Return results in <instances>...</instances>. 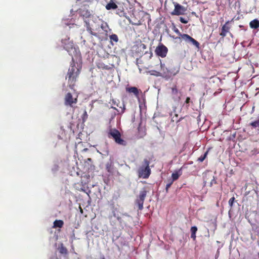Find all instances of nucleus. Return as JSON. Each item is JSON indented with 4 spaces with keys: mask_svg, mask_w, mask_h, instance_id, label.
I'll use <instances>...</instances> for the list:
<instances>
[{
    "mask_svg": "<svg viewBox=\"0 0 259 259\" xmlns=\"http://www.w3.org/2000/svg\"><path fill=\"white\" fill-rule=\"evenodd\" d=\"M251 28L257 29L259 28V21L257 19H254L251 21L249 23Z\"/></svg>",
    "mask_w": 259,
    "mask_h": 259,
    "instance_id": "nucleus-15",
    "label": "nucleus"
},
{
    "mask_svg": "<svg viewBox=\"0 0 259 259\" xmlns=\"http://www.w3.org/2000/svg\"><path fill=\"white\" fill-rule=\"evenodd\" d=\"M113 103H114V104H115V101H113Z\"/></svg>",
    "mask_w": 259,
    "mask_h": 259,
    "instance_id": "nucleus-38",
    "label": "nucleus"
},
{
    "mask_svg": "<svg viewBox=\"0 0 259 259\" xmlns=\"http://www.w3.org/2000/svg\"><path fill=\"white\" fill-rule=\"evenodd\" d=\"M160 67L161 71H162V76L165 77L169 78L171 75H174L175 74H172L165 67L164 64H162L160 62Z\"/></svg>",
    "mask_w": 259,
    "mask_h": 259,
    "instance_id": "nucleus-11",
    "label": "nucleus"
},
{
    "mask_svg": "<svg viewBox=\"0 0 259 259\" xmlns=\"http://www.w3.org/2000/svg\"><path fill=\"white\" fill-rule=\"evenodd\" d=\"M145 166H141L138 171L139 176L143 179H147L149 177L151 173V170L149 166V162L145 160Z\"/></svg>",
    "mask_w": 259,
    "mask_h": 259,
    "instance_id": "nucleus-5",
    "label": "nucleus"
},
{
    "mask_svg": "<svg viewBox=\"0 0 259 259\" xmlns=\"http://www.w3.org/2000/svg\"><path fill=\"white\" fill-rule=\"evenodd\" d=\"M109 137L112 138L115 142L121 145H125L126 142L121 138V135L119 132L116 129H111L109 132Z\"/></svg>",
    "mask_w": 259,
    "mask_h": 259,
    "instance_id": "nucleus-4",
    "label": "nucleus"
},
{
    "mask_svg": "<svg viewBox=\"0 0 259 259\" xmlns=\"http://www.w3.org/2000/svg\"><path fill=\"white\" fill-rule=\"evenodd\" d=\"M191 237L192 238H193L194 240H195L196 238V234H191Z\"/></svg>",
    "mask_w": 259,
    "mask_h": 259,
    "instance_id": "nucleus-33",
    "label": "nucleus"
},
{
    "mask_svg": "<svg viewBox=\"0 0 259 259\" xmlns=\"http://www.w3.org/2000/svg\"><path fill=\"white\" fill-rule=\"evenodd\" d=\"M180 21L184 24H186L188 23V20H187V19H186L185 18L180 17Z\"/></svg>",
    "mask_w": 259,
    "mask_h": 259,
    "instance_id": "nucleus-28",
    "label": "nucleus"
},
{
    "mask_svg": "<svg viewBox=\"0 0 259 259\" xmlns=\"http://www.w3.org/2000/svg\"><path fill=\"white\" fill-rule=\"evenodd\" d=\"M171 91L172 93L174 95H176L178 93V90L176 88H172Z\"/></svg>",
    "mask_w": 259,
    "mask_h": 259,
    "instance_id": "nucleus-30",
    "label": "nucleus"
},
{
    "mask_svg": "<svg viewBox=\"0 0 259 259\" xmlns=\"http://www.w3.org/2000/svg\"><path fill=\"white\" fill-rule=\"evenodd\" d=\"M112 107L113 108H114V109L117 110L118 112H120V111H119V110H118L116 108V107Z\"/></svg>",
    "mask_w": 259,
    "mask_h": 259,
    "instance_id": "nucleus-36",
    "label": "nucleus"
},
{
    "mask_svg": "<svg viewBox=\"0 0 259 259\" xmlns=\"http://www.w3.org/2000/svg\"><path fill=\"white\" fill-rule=\"evenodd\" d=\"M101 19L96 16L92 15L90 17V21H85L87 29L89 33L94 36H98L97 33L94 32L93 30H98L100 26Z\"/></svg>",
    "mask_w": 259,
    "mask_h": 259,
    "instance_id": "nucleus-3",
    "label": "nucleus"
},
{
    "mask_svg": "<svg viewBox=\"0 0 259 259\" xmlns=\"http://www.w3.org/2000/svg\"><path fill=\"white\" fill-rule=\"evenodd\" d=\"M65 105L66 106H69L73 107V105L77 103V98H73L71 93H67L65 97Z\"/></svg>",
    "mask_w": 259,
    "mask_h": 259,
    "instance_id": "nucleus-7",
    "label": "nucleus"
},
{
    "mask_svg": "<svg viewBox=\"0 0 259 259\" xmlns=\"http://www.w3.org/2000/svg\"><path fill=\"white\" fill-rule=\"evenodd\" d=\"M75 60L76 59L74 58V61L72 60V63L69 68L67 74L68 81L70 84H72L75 81L76 78L78 76L81 68L80 63L76 62L75 63Z\"/></svg>",
    "mask_w": 259,
    "mask_h": 259,
    "instance_id": "nucleus-1",
    "label": "nucleus"
},
{
    "mask_svg": "<svg viewBox=\"0 0 259 259\" xmlns=\"http://www.w3.org/2000/svg\"><path fill=\"white\" fill-rule=\"evenodd\" d=\"M62 44L64 45V49L68 52L69 54L72 56V60L74 61V58L76 60L80 61V54L77 49L74 47L73 42L69 40V39L62 40Z\"/></svg>",
    "mask_w": 259,
    "mask_h": 259,
    "instance_id": "nucleus-2",
    "label": "nucleus"
},
{
    "mask_svg": "<svg viewBox=\"0 0 259 259\" xmlns=\"http://www.w3.org/2000/svg\"><path fill=\"white\" fill-rule=\"evenodd\" d=\"M182 174V169H180L178 170L175 171L171 175V181H175L179 179L180 176H181Z\"/></svg>",
    "mask_w": 259,
    "mask_h": 259,
    "instance_id": "nucleus-13",
    "label": "nucleus"
},
{
    "mask_svg": "<svg viewBox=\"0 0 259 259\" xmlns=\"http://www.w3.org/2000/svg\"><path fill=\"white\" fill-rule=\"evenodd\" d=\"M143 48H145V45L144 44H142Z\"/></svg>",
    "mask_w": 259,
    "mask_h": 259,
    "instance_id": "nucleus-37",
    "label": "nucleus"
},
{
    "mask_svg": "<svg viewBox=\"0 0 259 259\" xmlns=\"http://www.w3.org/2000/svg\"><path fill=\"white\" fill-rule=\"evenodd\" d=\"M64 222L62 220H56L54 221L53 227L54 228H62L63 226Z\"/></svg>",
    "mask_w": 259,
    "mask_h": 259,
    "instance_id": "nucleus-16",
    "label": "nucleus"
},
{
    "mask_svg": "<svg viewBox=\"0 0 259 259\" xmlns=\"http://www.w3.org/2000/svg\"><path fill=\"white\" fill-rule=\"evenodd\" d=\"M181 36L187 42L195 46L197 49L199 48V43L193 38L187 34H181Z\"/></svg>",
    "mask_w": 259,
    "mask_h": 259,
    "instance_id": "nucleus-9",
    "label": "nucleus"
},
{
    "mask_svg": "<svg viewBox=\"0 0 259 259\" xmlns=\"http://www.w3.org/2000/svg\"><path fill=\"white\" fill-rule=\"evenodd\" d=\"M230 29L229 27L227 25V23H226L222 28V31L220 33V35L224 37L227 35V33L228 32H229V30Z\"/></svg>",
    "mask_w": 259,
    "mask_h": 259,
    "instance_id": "nucleus-14",
    "label": "nucleus"
},
{
    "mask_svg": "<svg viewBox=\"0 0 259 259\" xmlns=\"http://www.w3.org/2000/svg\"><path fill=\"white\" fill-rule=\"evenodd\" d=\"M146 195L147 191H146V190H142V191H140L139 196L136 200L139 209L140 210H142L143 208V203Z\"/></svg>",
    "mask_w": 259,
    "mask_h": 259,
    "instance_id": "nucleus-6",
    "label": "nucleus"
},
{
    "mask_svg": "<svg viewBox=\"0 0 259 259\" xmlns=\"http://www.w3.org/2000/svg\"><path fill=\"white\" fill-rule=\"evenodd\" d=\"M234 200L235 198L234 197L230 199L229 201V204L230 205V206L232 207L233 206Z\"/></svg>",
    "mask_w": 259,
    "mask_h": 259,
    "instance_id": "nucleus-27",
    "label": "nucleus"
},
{
    "mask_svg": "<svg viewBox=\"0 0 259 259\" xmlns=\"http://www.w3.org/2000/svg\"><path fill=\"white\" fill-rule=\"evenodd\" d=\"M206 154L207 153H205L203 155L201 156L198 158V160L200 162H202L205 159Z\"/></svg>",
    "mask_w": 259,
    "mask_h": 259,
    "instance_id": "nucleus-25",
    "label": "nucleus"
},
{
    "mask_svg": "<svg viewBox=\"0 0 259 259\" xmlns=\"http://www.w3.org/2000/svg\"><path fill=\"white\" fill-rule=\"evenodd\" d=\"M215 183H216V182H215V181L214 180V178L213 176L212 177V179L211 180V181L210 182V185L212 186L213 183L215 184Z\"/></svg>",
    "mask_w": 259,
    "mask_h": 259,
    "instance_id": "nucleus-31",
    "label": "nucleus"
},
{
    "mask_svg": "<svg viewBox=\"0 0 259 259\" xmlns=\"http://www.w3.org/2000/svg\"><path fill=\"white\" fill-rule=\"evenodd\" d=\"M106 169L108 172H112V167L111 165L107 164Z\"/></svg>",
    "mask_w": 259,
    "mask_h": 259,
    "instance_id": "nucleus-26",
    "label": "nucleus"
},
{
    "mask_svg": "<svg viewBox=\"0 0 259 259\" xmlns=\"http://www.w3.org/2000/svg\"><path fill=\"white\" fill-rule=\"evenodd\" d=\"M124 109H125L124 107H123V108H121V113H123L124 112Z\"/></svg>",
    "mask_w": 259,
    "mask_h": 259,
    "instance_id": "nucleus-35",
    "label": "nucleus"
},
{
    "mask_svg": "<svg viewBox=\"0 0 259 259\" xmlns=\"http://www.w3.org/2000/svg\"><path fill=\"white\" fill-rule=\"evenodd\" d=\"M250 125L254 128L259 127V117L256 120L251 122Z\"/></svg>",
    "mask_w": 259,
    "mask_h": 259,
    "instance_id": "nucleus-19",
    "label": "nucleus"
},
{
    "mask_svg": "<svg viewBox=\"0 0 259 259\" xmlns=\"http://www.w3.org/2000/svg\"><path fill=\"white\" fill-rule=\"evenodd\" d=\"M149 73L151 74V75H155L156 76H162V74L161 73L158 72V71H156L155 70H151L150 71H149Z\"/></svg>",
    "mask_w": 259,
    "mask_h": 259,
    "instance_id": "nucleus-21",
    "label": "nucleus"
},
{
    "mask_svg": "<svg viewBox=\"0 0 259 259\" xmlns=\"http://www.w3.org/2000/svg\"><path fill=\"white\" fill-rule=\"evenodd\" d=\"M197 231V228L196 226L192 227L191 228V234H196Z\"/></svg>",
    "mask_w": 259,
    "mask_h": 259,
    "instance_id": "nucleus-24",
    "label": "nucleus"
},
{
    "mask_svg": "<svg viewBox=\"0 0 259 259\" xmlns=\"http://www.w3.org/2000/svg\"><path fill=\"white\" fill-rule=\"evenodd\" d=\"M109 37L111 41L117 42L118 41V38L116 34H111L109 36Z\"/></svg>",
    "mask_w": 259,
    "mask_h": 259,
    "instance_id": "nucleus-18",
    "label": "nucleus"
},
{
    "mask_svg": "<svg viewBox=\"0 0 259 259\" xmlns=\"http://www.w3.org/2000/svg\"><path fill=\"white\" fill-rule=\"evenodd\" d=\"M173 181H171V180H169L168 181V183L166 184V192L168 191V189H169V188L171 186V185H172V184L173 183Z\"/></svg>",
    "mask_w": 259,
    "mask_h": 259,
    "instance_id": "nucleus-22",
    "label": "nucleus"
},
{
    "mask_svg": "<svg viewBox=\"0 0 259 259\" xmlns=\"http://www.w3.org/2000/svg\"><path fill=\"white\" fill-rule=\"evenodd\" d=\"M101 28L104 31L107 32L108 29H109L108 25L106 23H103L101 24Z\"/></svg>",
    "mask_w": 259,
    "mask_h": 259,
    "instance_id": "nucleus-20",
    "label": "nucleus"
},
{
    "mask_svg": "<svg viewBox=\"0 0 259 259\" xmlns=\"http://www.w3.org/2000/svg\"><path fill=\"white\" fill-rule=\"evenodd\" d=\"M117 6L112 1H110L106 6V8L107 10L116 9Z\"/></svg>",
    "mask_w": 259,
    "mask_h": 259,
    "instance_id": "nucleus-17",
    "label": "nucleus"
},
{
    "mask_svg": "<svg viewBox=\"0 0 259 259\" xmlns=\"http://www.w3.org/2000/svg\"><path fill=\"white\" fill-rule=\"evenodd\" d=\"M88 118V114L86 111H84L83 117H82V120L83 121H84Z\"/></svg>",
    "mask_w": 259,
    "mask_h": 259,
    "instance_id": "nucleus-29",
    "label": "nucleus"
},
{
    "mask_svg": "<svg viewBox=\"0 0 259 259\" xmlns=\"http://www.w3.org/2000/svg\"><path fill=\"white\" fill-rule=\"evenodd\" d=\"M156 54L161 57L166 56L167 53V48L163 45L158 46L155 50Z\"/></svg>",
    "mask_w": 259,
    "mask_h": 259,
    "instance_id": "nucleus-10",
    "label": "nucleus"
},
{
    "mask_svg": "<svg viewBox=\"0 0 259 259\" xmlns=\"http://www.w3.org/2000/svg\"><path fill=\"white\" fill-rule=\"evenodd\" d=\"M186 9L184 7L181 6L178 3H175V9L171 13L172 15H183L185 13Z\"/></svg>",
    "mask_w": 259,
    "mask_h": 259,
    "instance_id": "nucleus-8",
    "label": "nucleus"
},
{
    "mask_svg": "<svg viewBox=\"0 0 259 259\" xmlns=\"http://www.w3.org/2000/svg\"><path fill=\"white\" fill-rule=\"evenodd\" d=\"M126 91L130 93H133L137 98H139L140 91L136 87L126 88Z\"/></svg>",
    "mask_w": 259,
    "mask_h": 259,
    "instance_id": "nucleus-12",
    "label": "nucleus"
},
{
    "mask_svg": "<svg viewBox=\"0 0 259 259\" xmlns=\"http://www.w3.org/2000/svg\"><path fill=\"white\" fill-rule=\"evenodd\" d=\"M102 259H105V258L103 257Z\"/></svg>",
    "mask_w": 259,
    "mask_h": 259,
    "instance_id": "nucleus-39",
    "label": "nucleus"
},
{
    "mask_svg": "<svg viewBox=\"0 0 259 259\" xmlns=\"http://www.w3.org/2000/svg\"><path fill=\"white\" fill-rule=\"evenodd\" d=\"M190 100V98L189 97H187L186 100V103H189V101Z\"/></svg>",
    "mask_w": 259,
    "mask_h": 259,
    "instance_id": "nucleus-34",
    "label": "nucleus"
},
{
    "mask_svg": "<svg viewBox=\"0 0 259 259\" xmlns=\"http://www.w3.org/2000/svg\"><path fill=\"white\" fill-rule=\"evenodd\" d=\"M60 252L61 253H67L66 249L64 247H63L62 245H61V247L60 248Z\"/></svg>",
    "mask_w": 259,
    "mask_h": 259,
    "instance_id": "nucleus-23",
    "label": "nucleus"
},
{
    "mask_svg": "<svg viewBox=\"0 0 259 259\" xmlns=\"http://www.w3.org/2000/svg\"><path fill=\"white\" fill-rule=\"evenodd\" d=\"M174 31H175V32L176 33H177V34L181 35V34H180V32L179 30H178V29H177V28H175V30H174Z\"/></svg>",
    "mask_w": 259,
    "mask_h": 259,
    "instance_id": "nucleus-32",
    "label": "nucleus"
}]
</instances>
